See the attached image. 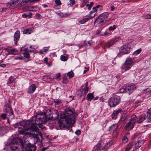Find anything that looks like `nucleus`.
<instances>
[{
	"label": "nucleus",
	"mask_w": 151,
	"mask_h": 151,
	"mask_svg": "<svg viewBox=\"0 0 151 151\" xmlns=\"http://www.w3.org/2000/svg\"><path fill=\"white\" fill-rule=\"evenodd\" d=\"M41 124H36L35 121H30L26 123V126L28 127V128L19 129L18 131L22 134H30L34 138V144L37 142L40 143L42 141V136L41 132L39 131V129L37 125H38L40 128H42V125Z\"/></svg>",
	"instance_id": "f257e3e1"
},
{
	"label": "nucleus",
	"mask_w": 151,
	"mask_h": 151,
	"mask_svg": "<svg viewBox=\"0 0 151 151\" xmlns=\"http://www.w3.org/2000/svg\"><path fill=\"white\" fill-rule=\"evenodd\" d=\"M74 109L67 108L61 115V117L65 119L67 125L72 126L74 124L77 114L73 111Z\"/></svg>",
	"instance_id": "f03ea898"
},
{
	"label": "nucleus",
	"mask_w": 151,
	"mask_h": 151,
	"mask_svg": "<svg viewBox=\"0 0 151 151\" xmlns=\"http://www.w3.org/2000/svg\"><path fill=\"white\" fill-rule=\"evenodd\" d=\"M35 118L34 121L36 124H39L40 123H44L47 122L46 114L45 112L39 114L34 118Z\"/></svg>",
	"instance_id": "7ed1b4c3"
},
{
	"label": "nucleus",
	"mask_w": 151,
	"mask_h": 151,
	"mask_svg": "<svg viewBox=\"0 0 151 151\" xmlns=\"http://www.w3.org/2000/svg\"><path fill=\"white\" fill-rule=\"evenodd\" d=\"M119 96L115 95L111 98L109 101V105L111 107H114L118 104L120 101Z\"/></svg>",
	"instance_id": "20e7f679"
},
{
	"label": "nucleus",
	"mask_w": 151,
	"mask_h": 151,
	"mask_svg": "<svg viewBox=\"0 0 151 151\" xmlns=\"http://www.w3.org/2000/svg\"><path fill=\"white\" fill-rule=\"evenodd\" d=\"M137 116L136 115H133L129 122L127 123L125 126V128L128 130H130L132 129L133 127L134 124L136 122Z\"/></svg>",
	"instance_id": "39448f33"
},
{
	"label": "nucleus",
	"mask_w": 151,
	"mask_h": 151,
	"mask_svg": "<svg viewBox=\"0 0 151 151\" xmlns=\"http://www.w3.org/2000/svg\"><path fill=\"white\" fill-rule=\"evenodd\" d=\"M4 111L6 113V115L9 116V118L11 119H13L14 115L12 110L10 106L6 105L4 107Z\"/></svg>",
	"instance_id": "423d86ee"
},
{
	"label": "nucleus",
	"mask_w": 151,
	"mask_h": 151,
	"mask_svg": "<svg viewBox=\"0 0 151 151\" xmlns=\"http://www.w3.org/2000/svg\"><path fill=\"white\" fill-rule=\"evenodd\" d=\"M130 47L129 45H124L121 47L120 53L123 55L129 53L130 52Z\"/></svg>",
	"instance_id": "0eeeda50"
},
{
	"label": "nucleus",
	"mask_w": 151,
	"mask_h": 151,
	"mask_svg": "<svg viewBox=\"0 0 151 151\" xmlns=\"http://www.w3.org/2000/svg\"><path fill=\"white\" fill-rule=\"evenodd\" d=\"M25 151H35L36 148L34 144H31L30 143H28L27 145Z\"/></svg>",
	"instance_id": "6e6552de"
},
{
	"label": "nucleus",
	"mask_w": 151,
	"mask_h": 151,
	"mask_svg": "<svg viewBox=\"0 0 151 151\" xmlns=\"http://www.w3.org/2000/svg\"><path fill=\"white\" fill-rule=\"evenodd\" d=\"M18 141L15 139H13L10 143L11 149L13 150H16L18 149Z\"/></svg>",
	"instance_id": "1a4fd4ad"
},
{
	"label": "nucleus",
	"mask_w": 151,
	"mask_h": 151,
	"mask_svg": "<svg viewBox=\"0 0 151 151\" xmlns=\"http://www.w3.org/2000/svg\"><path fill=\"white\" fill-rule=\"evenodd\" d=\"M119 40V38H117L111 40L110 41L106 42L105 46L109 48L117 41Z\"/></svg>",
	"instance_id": "9d476101"
},
{
	"label": "nucleus",
	"mask_w": 151,
	"mask_h": 151,
	"mask_svg": "<svg viewBox=\"0 0 151 151\" xmlns=\"http://www.w3.org/2000/svg\"><path fill=\"white\" fill-rule=\"evenodd\" d=\"M126 87L127 91L129 93L132 92L136 88L135 85L132 83L127 85Z\"/></svg>",
	"instance_id": "9b49d317"
},
{
	"label": "nucleus",
	"mask_w": 151,
	"mask_h": 151,
	"mask_svg": "<svg viewBox=\"0 0 151 151\" xmlns=\"http://www.w3.org/2000/svg\"><path fill=\"white\" fill-rule=\"evenodd\" d=\"M20 36V32L19 31H16L14 34V44L17 45V42L19 40Z\"/></svg>",
	"instance_id": "f8f14e48"
},
{
	"label": "nucleus",
	"mask_w": 151,
	"mask_h": 151,
	"mask_svg": "<svg viewBox=\"0 0 151 151\" xmlns=\"http://www.w3.org/2000/svg\"><path fill=\"white\" fill-rule=\"evenodd\" d=\"M122 112L121 109H119L118 110L114 111L111 115L112 118L113 119H116L117 118V116L119 113Z\"/></svg>",
	"instance_id": "ddd939ff"
},
{
	"label": "nucleus",
	"mask_w": 151,
	"mask_h": 151,
	"mask_svg": "<svg viewBox=\"0 0 151 151\" xmlns=\"http://www.w3.org/2000/svg\"><path fill=\"white\" fill-rule=\"evenodd\" d=\"M147 117V114L145 113L141 114L139 117V119L137 121V122L139 123H142Z\"/></svg>",
	"instance_id": "4468645a"
},
{
	"label": "nucleus",
	"mask_w": 151,
	"mask_h": 151,
	"mask_svg": "<svg viewBox=\"0 0 151 151\" xmlns=\"http://www.w3.org/2000/svg\"><path fill=\"white\" fill-rule=\"evenodd\" d=\"M36 86L35 84H32L28 88V92L29 93H33L35 90Z\"/></svg>",
	"instance_id": "2eb2a0df"
},
{
	"label": "nucleus",
	"mask_w": 151,
	"mask_h": 151,
	"mask_svg": "<svg viewBox=\"0 0 151 151\" xmlns=\"http://www.w3.org/2000/svg\"><path fill=\"white\" fill-rule=\"evenodd\" d=\"M144 141L142 140L140 138L138 139L137 142L135 144V147L136 148H138L140 147L142 145Z\"/></svg>",
	"instance_id": "dca6fc26"
},
{
	"label": "nucleus",
	"mask_w": 151,
	"mask_h": 151,
	"mask_svg": "<svg viewBox=\"0 0 151 151\" xmlns=\"http://www.w3.org/2000/svg\"><path fill=\"white\" fill-rule=\"evenodd\" d=\"M131 66L124 63L121 67L122 71L123 72L127 71L131 68Z\"/></svg>",
	"instance_id": "f3484780"
},
{
	"label": "nucleus",
	"mask_w": 151,
	"mask_h": 151,
	"mask_svg": "<svg viewBox=\"0 0 151 151\" xmlns=\"http://www.w3.org/2000/svg\"><path fill=\"white\" fill-rule=\"evenodd\" d=\"M109 14L107 12H104L101 14L99 16L101 19H103L105 21H106L108 17Z\"/></svg>",
	"instance_id": "a211bd4d"
},
{
	"label": "nucleus",
	"mask_w": 151,
	"mask_h": 151,
	"mask_svg": "<svg viewBox=\"0 0 151 151\" xmlns=\"http://www.w3.org/2000/svg\"><path fill=\"white\" fill-rule=\"evenodd\" d=\"M21 0H11V4H12V7H15L20 3Z\"/></svg>",
	"instance_id": "6ab92c4d"
},
{
	"label": "nucleus",
	"mask_w": 151,
	"mask_h": 151,
	"mask_svg": "<svg viewBox=\"0 0 151 151\" xmlns=\"http://www.w3.org/2000/svg\"><path fill=\"white\" fill-rule=\"evenodd\" d=\"M118 125L117 124H115L112 125L109 128V131L111 132H114L118 128Z\"/></svg>",
	"instance_id": "aec40b11"
},
{
	"label": "nucleus",
	"mask_w": 151,
	"mask_h": 151,
	"mask_svg": "<svg viewBox=\"0 0 151 151\" xmlns=\"http://www.w3.org/2000/svg\"><path fill=\"white\" fill-rule=\"evenodd\" d=\"M101 18H100L99 16L98 17H97L95 21V23H97L98 24H102L105 21L103 19H101Z\"/></svg>",
	"instance_id": "412c9836"
},
{
	"label": "nucleus",
	"mask_w": 151,
	"mask_h": 151,
	"mask_svg": "<svg viewBox=\"0 0 151 151\" xmlns=\"http://www.w3.org/2000/svg\"><path fill=\"white\" fill-rule=\"evenodd\" d=\"M147 113L148 114L147 115V122H151V109L148 110Z\"/></svg>",
	"instance_id": "4be33fe9"
},
{
	"label": "nucleus",
	"mask_w": 151,
	"mask_h": 151,
	"mask_svg": "<svg viewBox=\"0 0 151 151\" xmlns=\"http://www.w3.org/2000/svg\"><path fill=\"white\" fill-rule=\"evenodd\" d=\"M133 61V60L132 59L130 58H127L124 63L132 67Z\"/></svg>",
	"instance_id": "5701e85b"
},
{
	"label": "nucleus",
	"mask_w": 151,
	"mask_h": 151,
	"mask_svg": "<svg viewBox=\"0 0 151 151\" xmlns=\"http://www.w3.org/2000/svg\"><path fill=\"white\" fill-rule=\"evenodd\" d=\"M94 96L93 94L92 93H89L87 95L86 99L91 101V100L93 99Z\"/></svg>",
	"instance_id": "b1692460"
},
{
	"label": "nucleus",
	"mask_w": 151,
	"mask_h": 151,
	"mask_svg": "<svg viewBox=\"0 0 151 151\" xmlns=\"http://www.w3.org/2000/svg\"><path fill=\"white\" fill-rule=\"evenodd\" d=\"M32 14L31 13H29L28 14H23L22 16L23 18H30L32 17Z\"/></svg>",
	"instance_id": "393cba45"
},
{
	"label": "nucleus",
	"mask_w": 151,
	"mask_h": 151,
	"mask_svg": "<svg viewBox=\"0 0 151 151\" xmlns=\"http://www.w3.org/2000/svg\"><path fill=\"white\" fill-rule=\"evenodd\" d=\"M23 31L24 34H26L28 33L29 34L32 32V30L31 28H29L23 30Z\"/></svg>",
	"instance_id": "a878e982"
},
{
	"label": "nucleus",
	"mask_w": 151,
	"mask_h": 151,
	"mask_svg": "<svg viewBox=\"0 0 151 151\" xmlns=\"http://www.w3.org/2000/svg\"><path fill=\"white\" fill-rule=\"evenodd\" d=\"M126 86H123L120 89V92L121 93H125L127 92Z\"/></svg>",
	"instance_id": "bb28decb"
},
{
	"label": "nucleus",
	"mask_w": 151,
	"mask_h": 151,
	"mask_svg": "<svg viewBox=\"0 0 151 151\" xmlns=\"http://www.w3.org/2000/svg\"><path fill=\"white\" fill-rule=\"evenodd\" d=\"M133 145L132 143H129L128 145L125 148V151H129Z\"/></svg>",
	"instance_id": "cd10ccee"
},
{
	"label": "nucleus",
	"mask_w": 151,
	"mask_h": 151,
	"mask_svg": "<svg viewBox=\"0 0 151 151\" xmlns=\"http://www.w3.org/2000/svg\"><path fill=\"white\" fill-rule=\"evenodd\" d=\"M14 78L12 76H11L9 78L8 81L7 82V84H8L9 83H12L14 82Z\"/></svg>",
	"instance_id": "c85d7f7f"
},
{
	"label": "nucleus",
	"mask_w": 151,
	"mask_h": 151,
	"mask_svg": "<svg viewBox=\"0 0 151 151\" xmlns=\"http://www.w3.org/2000/svg\"><path fill=\"white\" fill-rule=\"evenodd\" d=\"M29 2L30 0H22L21 4L22 5H28Z\"/></svg>",
	"instance_id": "c756f323"
},
{
	"label": "nucleus",
	"mask_w": 151,
	"mask_h": 151,
	"mask_svg": "<svg viewBox=\"0 0 151 151\" xmlns=\"http://www.w3.org/2000/svg\"><path fill=\"white\" fill-rule=\"evenodd\" d=\"M67 75L70 78H72L73 77L74 74L73 72V71H71L67 73Z\"/></svg>",
	"instance_id": "7c9ffc66"
},
{
	"label": "nucleus",
	"mask_w": 151,
	"mask_h": 151,
	"mask_svg": "<svg viewBox=\"0 0 151 151\" xmlns=\"http://www.w3.org/2000/svg\"><path fill=\"white\" fill-rule=\"evenodd\" d=\"M127 115L126 114H123L121 116V120L122 121H123L125 120L127 118Z\"/></svg>",
	"instance_id": "2f4dec72"
},
{
	"label": "nucleus",
	"mask_w": 151,
	"mask_h": 151,
	"mask_svg": "<svg viewBox=\"0 0 151 151\" xmlns=\"http://www.w3.org/2000/svg\"><path fill=\"white\" fill-rule=\"evenodd\" d=\"M113 143V141L112 140H111L109 142H107L106 144L105 145V148H107L108 147L110 146Z\"/></svg>",
	"instance_id": "473e14b6"
},
{
	"label": "nucleus",
	"mask_w": 151,
	"mask_h": 151,
	"mask_svg": "<svg viewBox=\"0 0 151 151\" xmlns=\"http://www.w3.org/2000/svg\"><path fill=\"white\" fill-rule=\"evenodd\" d=\"M48 48L47 47H45L43 49L40 50V52L41 53L43 54L44 52H46L48 50Z\"/></svg>",
	"instance_id": "72a5a7b5"
},
{
	"label": "nucleus",
	"mask_w": 151,
	"mask_h": 151,
	"mask_svg": "<svg viewBox=\"0 0 151 151\" xmlns=\"http://www.w3.org/2000/svg\"><path fill=\"white\" fill-rule=\"evenodd\" d=\"M144 92L147 95H151V88H147L145 90Z\"/></svg>",
	"instance_id": "f704fd0d"
},
{
	"label": "nucleus",
	"mask_w": 151,
	"mask_h": 151,
	"mask_svg": "<svg viewBox=\"0 0 151 151\" xmlns=\"http://www.w3.org/2000/svg\"><path fill=\"white\" fill-rule=\"evenodd\" d=\"M142 49L141 48H140L134 52L133 54L135 55H137L140 53Z\"/></svg>",
	"instance_id": "c9c22d12"
},
{
	"label": "nucleus",
	"mask_w": 151,
	"mask_h": 151,
	"mask_svg": "<svg viewBox=\"0 0 151 151\" xmlns=\"http://www.w3.org/2000/svg\"><path fill=\"white\" fill-rule=\"evenodd\" d=\"M54 101L55 104L56 105H60L61 103L60 100L57 99H54Z\"/></svg>",
	"instance_id": "e433bc0d"
},
{
	"label": "nucleus",
	"mask_w": 151,
	"mask_h": 151,
	"mask_svg": "<svg viewBox=\"0 0 151 151\" xmlns=\"http://www.w3.org/2000/svg\"><path fill=\"white\" fill-rule=\"evenodd\" d=\"M68 58L67 57L63 55H61L60 56L61 60L63 61H65L67 60Z\"/></svg>",
	"instance_id": "4c0bfd02"
},
{
	"label": "nucleus",
	"mask_w": 151,
	"mask_h": 151,
	"mask_svg": "<svg viewBox=\"0 0 151 151\" xmlns=\"http://www.w3.org/2000/svg\"><path fill=\"white\" fill-rule=\"evenodd\" d=\"M23 10L24 11H30L31 10V8L30 6H26L23 8Z\"/></svg>",
	"instance_id": "58836bf2"
},
{
	"label": "nucleus",
	"mask_w": 151,
	"mask_h": 151,
	"mask_svg": "<svg viewBox=\"0 0 151 151\" xmlns=\"http://www.w3.org/2000/svg\"><path fill=\"white\" fill-rule=\"evenodd\" d=\"M63 82L64 83H66L68 82V80L65 75L63 76Z\"/></svg>",
	"instance_id": "ea45409f"
},
{
	"label": "nucleus",
	"mask_w": 151,
	"mask_h": 151,
	"mask_svg": "<svg viewBox=\"0 0 151 151\" xmlns=\"http://www.w3.org/2000/svg\"><path fill=\"white\" fill-rule=\"evenodd\" d=\"M93 4V2H91L90 3V4H86V6L88 7V10H90L91 9Z\"/></svg>",
	"instance_id": "a19ab883"
},
{
	"label": "nucleus",
	"mask_w": 151,
	"mask_h": 151,
	"mask_svg": "<svg viewBox=\"0 0 151 151\" xmlns=\"http://www.w3.org/2000/svg\"><path fill=\"white\" fill-rule=\"evenodd\" d=\"M24 55L25 57L27 58H30L29 54L28 52H25L24 54Z\"/></svg>",
	"instance_id": "79ce46f5"
},
{
	"label": "nucleus",
	"mask_w": 151,
	"mask_h": 151,
	"mask_svg": "<svg viewBox=\"0 0 151 151\" xmlns=\"http://www.w3.org/2000/svg\"><path fill=\"white\" fill-rule=\"evenodd\" d=\"M117 1H113V2L111 3V5H112L113 6H115L117 7L118 6V3H117Z\"/></svg>",
	"instance_id": "37998d69"
},
{
	"label": "nucleus",
	"mask_w": 151,
	"mask_h": 151,
	"mask_svg": "<svg viewBox=\"0 0 151 151\" xmlns=\"http://www.w3.org/2000/svg\"><path fill=\"white\" fill-rule=\"evenodd\" d=\"M23 59V57L21 55H19L18 56H16L14 58V60H21Z\"/></svg>",
	"instance_id": "c03bdc74"
},
{
	"label": "nucleus",
	"mask_w": 151,
	"mask_h": 151,
	"mask_svg": "<svg viewBox=\"0 0 151 151\" xmlns=\"http://www.w3.org/2000/svg\"><path fill=\"white\" fill-rule=\"evenodd\" d=\"M70 3L68 4V6H71L75 4V1L74 0H70Z\"/></svg>",
	"instance_id": "a18cd8bd"
},
{
	"label": "nucleus",
	"mask_w": 151,
	"mask_h": 151,
	"mask_svg": "<svg viewBox=\"0 0 151 151\" xmlns=\"http://www.w3.org/2000/svg\"><path fill=\"white\" fill-rule=\"evenodd\" d=\"M102 146L100 143H98L95 146L96 150H98Z\"/></svg>",
	"instance_id": "49530a36"
},
{
	"label": "nucleus",
	"mask_w": 151,
	"mask_h": 151,
	"mask_svg": "<svg viewBox=\"0 0 151 151\" xmlns=\"http://www.w3.org/2000/svg\"><path fill=\"white\" fill-rule=\"evenodd\" d=\"M60 76V73H59L57 74H55L53 75V78H58Z\"/></svg>",
	"instance_id": "de8ad7c7"
},
{
	"label": "nucleus",
	"mask_w": 151,
	"mask_h": 151,
	"mask_svg": "<svg viewBox=\"0 0 151 151\" xmlns=\"http://www.w3.org/2000/svg\"><path fill=\"white\" fill-rule=\"evenodd\" d=\"M116 28V27L115 25H114L113 26H110L109 28V31H111L114 30Z\"/></svg>",
	"instance_id": "09e8293b"
},
{
	"label": "nucleus",
	"mask_w": 151,
	"mask_h": 151,
	"mask_svg": "<svg viewBox=\"0 0 151 151\" xmlns=\"http://www.w3.org/2000/svg\"><path fill=\"white\" fill-rule=\"evenodd\" d=\"M88 89L89 88L88 87V86H85L84 88L81 89V91H82V92H83V91H84L85 92H87L88 91Z\"/></svg>",
	"instance_id": "8fccbe9b"
},
{
	"label": "nucleus",
	"mask_w": 151,
	"mask_h": 151,
	"mask_svg": "<svg viewBox=\"0 0 151 151\" xmlns=\"http://www.w3.org/2000/svg\"><path fill=\"white\" fill-rule=\"evenodd\" d=\"M128 141V138L126 137H124L122 139L123 142L124 143L127 142Z\"/></svg>",
	"instance_id": "3c124183"
},
{
	"label": "nucleus",
	"mask_w": 151,
	"mask_h": 151,
	"mask_svg": "<svg viewBox=\"0 0 151 151\" xmlns=\"http://www.w3.org/2000/svg\"><path fill=\"white\" fill-rule=\"evenodd\" d=\"M0 118L3 120L5 119L6 118V116L5 114H2L0 115Z\"/></svg>",
	"instance_id": "603ef678"
},
{
	"label": "nucleus",
	"mask_w": 151,
	"mask_h": 151,
	"mask_svg": "<svg viewBox=\"0 0 151 151\" xmlns=\"http://www.w3.org/2000/svg\"><path fill=\"white\" fill-rule=\"evenodd\" d=\"M55 4L57 5H60L61 4L60 1V0H55Z\"/></svg>",
	"instance_id": "864d4df0"
},
{
	"label": "nucleus",
	"mask_w": 151,
	"mask_h": 151,
	"mask_svg": "<svg viewBox=\"0 0 151 151\" xmlns=\"http://www.w3.org/2000/svg\"><path fill=\"white\" fill-rule=\"evenodd\" d=\"M6 6L9 8H13L12 6V4H11V1H10L9 2H8L6 4Z\"/></svg>",
	"instance_id": "5fc2aeb1"
},
{
	"label": "nucleus",
	"mask_w": 151,
	"mask_h": 151,
	"mask_svg": "<svg viewBox=\"0 0 151 151\" xmlns=\"http://www.w3.org/2000/svg\"><path fill=\"white\" fill-rule=\"evenodd\" d=\"M110 7L111 8V11H113L116 8V7H115V6H113L112 5H110Z\"/></svg>",
	"instance_id": "6e6d98bb"
},
{
	"label": "nucleus",
	"mask_w": 151,
	"mask_h": 151,
	"mask_svg": "<svg viewBox=\"0 0 151 151\" xmlns=\"http://www.w3.org/2000/svg\"><path fill=\"white\" fill-rule=\"evenodd\" d=\"M79 92L80 93H79V96L80 97L81 96L83 95H84V94L85 93V92L84 91L83 92H82V91H81V90L79 91Z\"/></svg>",
	"instance_id": "4d7b16f0"
},
{
	"label": "nucleus",
	"mask_w": 151,
	"mask_h": 151,
	"mask_svg": "<svg viewBox=\"0 0 151 151\" xmlns=\"http://www.w3.org/2000/svg\"><path fill=\"white\" fill-rule=\"evenodd\" d=\"M59 126L60 128H62V127H64V124L63 123H60V122H58Z\"/></svg>",
	"instance_id": "13d9d810"
},
{
	"label": "nucleus",
	"mask_w": 151,
	"mask_h": 151,
	"mask_svg": "<svg viewBox=\"0 0 151 151\" xmlns=\"http://www.w3.org/2000/svg\"><path fill=\"white\" fill-rule=\"evenodd\" d=\"M15 49H11L10 51V53L12 54H13L15 51Z\"/></svg>",
	"instance_id": "bf43d9fd"
},
{
	"label": "nucleus",
	"mask_w": 151,
	"mask_h": 151,
	"mask_svg": "<svg viewBox=\"0 0 151 151\" xmlns=\"http://www.w3.org/2000/svg\"><path fill=\"white\" fill-rule=\"evenodd\" d=\"M79 22L81 24H84L85 23L84 21V20L83 19L81 20H79Z\"/></svg>",
	"instance_id": "052dcab7"
},
{
	"label": "nucleus",
	"mask_w": 151,
	"mask_h": 151,
	"mask_svg": "<svg viewBox=\"0 0 151 151\" xmlns=\"http://www.w3.org/2000/svg\"><path fill=\"white\" fill-rule=\"evenodd\" d=\"M76 134L79 135L81 134V131L79 130H77L75 132Z\"/></svg>",
	"instance_id": "680f3d73"
},
{
	"label": "nucleus",
	"mask_w": 151,
	"mask_h": 151,
	"mask_svg": "<svg viewBox=\"0 0 151 151\" xmlns=\"http://www.w3.org/2000/svg\"><path fill=\"white\" fill-rule=\"evenodd\" d=\"M92 9H93L92 11H93V12H96L97 10V9H96V8L95 6L93 7V8Z\"/></svg>",
	"instance_id": "e2e57ef3"
},
{
	"label": "nucleus",
	"mask_w": 151,
	"mask_h": 151,
	"mask_svg": "<svg viewBox=\"0 0 151 151\" xmlns=\"http://www.w3.org/2000/svg\"><path fill=\"white\" fill-rule=\"evenodd\" d=\"M146 18L148 19H151V14H148L146 16Z\"/></svg>",
	"instance_id": "0e129e2a"
},
{
	"label": "nucleus",
	"mask_w": 151,
	"mask_h": 151,
	"mask_svg": "<svg viewBox=\"0 0 151 151\" xmlns=\"http://www.w3.org/2000/svg\"><path fill=\"white\" fill-rule=\"evenodd\" d=\"M35 16L38 19L40 17H41V15L39 14H36L35 15Z\"/></svg>",
	"instance_id": "69168bd1"
},
{
	"label": "nucleus",
	"mask_w": 151,
	"mask_h": 151,
	"mask_svg": "<svg viewBox=\"0 0 151 151\" xmlns=\"http://www.w3.org/2000/svg\"><path fill=\"white\" fill-rule=\"evenodd\" d=\"M90 19L89 18H86L84 19H83L84 20V21L85 22L88 21Z\"/></svg>",
	"instance_id": "338daca9"
},
{
	"label": "nucleus",
	"mask_w": 151,
	"mask_h": 151,
	"mask_svg": "<svg viewBox=\"0 0 151 151\" xmlns=\"http://www.w3.org/2000/svg\"><path fill=\"white\" fill-rule=\"evenodd\" d=\"M44 62L46 64H47V58H45L44 59Z\"/></svg>",
	"instance_id": "774afa93"
}]
</instances>
